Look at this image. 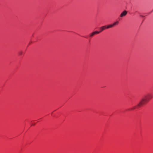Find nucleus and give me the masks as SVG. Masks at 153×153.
I'll list each match as a JSON object with an SVG mask.
<instances>
[{
  "label": "nucleus",
  "mask_w": 153,
  "mask_h": 153,
  "mask_svg": "<svg viewBox=\"0 0 153 153\" xmlns=\"http://www.w3.org/2000/svg\"><path fill=\"white\" fill-rule=\"evenodd\" d=\"M152 97L153 96L150 94H146L145 95L143 96L137 105L133 107L130 109L133 110L137 108L138 107H140L142 106L147 103Z\"/></svg>",
  "instance_id": "1"
},
{
  "label": "nucleus",
  "mask_w": 153,
  "mask_h": 153,
  "mask_svg": "<svg viewBox=\"0 0 153 153\" xmlns=\"http://www.w3.org/2000/svg\"><path fill=\"white\" fill-rule=\"evenodd\" d=\"M152 97L153 96L150 94H146L145 95L143 96L137 105L133 107L130 109L133 110L137 108L138 107H140L142 106L147 103Z\"/></svg>",
  "instance_id": "2"
},
{
  "label": "nucleus",
  "mask_w": 153,
  "mask_h": 153,
  "mask_svg": "<svg viewBox=\"0 0 153 153\" xmlns=\"http://www.w3.org/2000/svg\"><path fill=\"white\" fill-rule=\"evenodd\" d=\"M127 11L126 10H124L123 12L120 15V17H123V16H125L127 14Z\"/></svg>",
  "instance_id": "3"
},
{
  "label": "nucleus",
  "mask_w": 153,
  "mask_h": 153,
  "mask_svg": "<svg viewBox=\"0 0 153 153\" xmlns=\"http://www.w3.org/2000/svg\"><path fill=\"white\" fill-rule=\"evenodd\" d=\"M106 28V26H103L102 27H100V29L101 30L100 32H101L105 30Z\"/></svg>",
  "instance_id": "4"
},
{
  "label": "nucleus",
  "mask_w": 153,
  "mask_h": 153,
  "mask_svg": "<svg viewBox=\"0 0 153 153\" xmlns=\"http://www.w3.org/2000/svg\"><path fill=\"white\" fill-rule=\"evenodd\" d=\"M113 27L112 24H110L109 25H108L107 27L106 26V28H111Z\"/></svg>",
  "instance_id": "5"
},
{
  "label": "nucleus",
  "mask_w": 153,
  "mask_h": 153,
  "mask_svg": "<svg viewBox=\"0 0 153 153\" xmlns=\"http://www.w3.org/2000/svg\"><path fill=\"white\" fill-rule=\"evenodd\" d=\"M119 22L118 21H117L114 22L113 24H112V25L113 26L117 25L118 24Z\"/></svg>",
  "instance_id": "6"
},
{
  "label": "nucleus",
  "mask_w": 153,
  "mask_h": 153,
  "mask_svg": "<svg viewBox=\"0 0 153 153\" xmlns=\"http://www.w3.org/2000/svg\"><path fill=\"white\" fill-rule=\"evenodd\" d=\"M95 34L94 32H92L90 34V36H93L94 35H95Z\"/></svg>",
  "instance_id": "7"
},
{
  "label": "nucleus",
  "mask_w": 153,
  "mask_h": 153,
  "mask_svg": "<svg viewBox=\"0 0 153 153\" xmlns=\"http://www.w3.org/2000/svg\"><path fill=\"white\" fill-rule=\"evenodd\" d=\"M100 32V31H95L94 32V33L95 34H98Z\"/></svg>",
  "instance_id": "8"
},
{
  "label": "nucleus",
  "mask_w": 153,
  "mask_h": 153,
  "mask_svg": "<svg viewBox=\"0 0 153 153\" xmlns=\"http://www.w3.org/2000/svg\"><path fill=\"white\" fill-rule=\"evenodd\" d=\"M19 55H22V51H20L19 52Z\"/></svg>",
  "instance_id": "9"
},
{
  "label": "nucleus",
  "mask_w": 153,
  "mask_h": 153,
  "mask_svg": "<svg viewBox=\"0 0 153 153\" xmlns=\"http://www.w3.org/2000/svg\"><path fill=\"white\" fill-rule=\"evenodd\" d=\"M141 16V17H143V16Z\"/></svg>",
  "instance_id": "10"
}]
</instances>
